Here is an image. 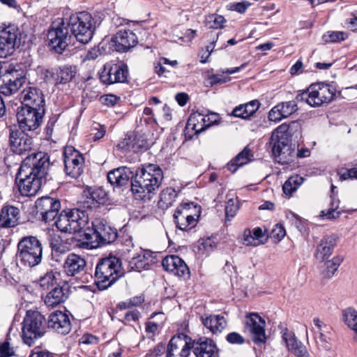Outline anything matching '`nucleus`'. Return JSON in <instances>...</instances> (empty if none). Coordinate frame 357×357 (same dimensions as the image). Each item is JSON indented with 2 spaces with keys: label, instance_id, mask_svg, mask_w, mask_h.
Segmentation results:
<instances>
[{
  "label": "nucleus",
  "instance_id": "obj_1",
  "mask_svg": "<svg viewBox=\"0 0 357 357\" xmlns=\"http://www.w3.org/2000/svg\"><path fill=\"white\" fill-rule=\"evenodd\" d=\"M300 128L297 121L282 123L275 128L271 135L270 144L275 161L281 165H288L294 162V158H303L310 156L307 148H301L295 153V146L291 144V137L294 130Z\"/></svg>",
  "mask_w": 357,
  "mask_h": 357
},
{
  "label": "nucleus",
  "instance_id": "obj_2",
  "mask_svg": "<svg viewBox=\"0 0 357 357\" xmlns=\"http://www.w3.org/2000/svg\"><path fill=\"white\" fill-rule=\"evenodd\" d=\"M163 172L156 164H144L131 177V190L137 199L150 200L163 180Z\"/></svg>",
  "mask_w": 357,
  "mask_h": 357
},
{
  "label": "nucleus",
  "instance_id": "obj_3",
  "mask_svg": "<svg viewBox=\"0 0 357 357\" xmlns=\"http://www.w3.org/2000/svg\"><path fill=\"white\" fill-rule=\"evenodd\" d=\"M124 275L121 261L114 256L99 259L93 275L94 283L100 290H106Z\"/></svg>",
  "mask_w": 357,
  "mask_h": 357
},
{
  "label": "nucleus",
  "instance_id": "obj_4",
  "mask_svg": "<svg viewBox=\"0 0 357 357\" xmlns=\"http://www.w3.org/2000/svg\"><path fill=\"white\" fill-rule=\"evenodd\" d=\"M99 25L98 19L86 11L71 15L67 24L71 36L82 44H86L91 41Z\"/></svg>",
  "mask_w": 357,
  "mask_h": 357
},
{
  "label": "nucleus",
  "instance_id": "obj_5",
  "mask_svg": "<svg viewBox=\"0 0 357 357\" xmlns=\"http://www.w3.org/2000/svg\"><path fill=\"white\" fill-rule=\"evenodd\" d=\"M117 236L118 232L115 228L103 220H96L92 223V228L88 229L84 233L86 241L82 245L86 249H94L113 243Z\"/></svg>",
  "mask_w": 357,
  "mask_h": 357
},
{
  "label": "nucleus",
  "instance_id": "obj_6",
  "mask_svg": "<svg viewBox=\"0 0 357 357\" xmlns=\"http://www.w3.org/2000/svg\"><path fill=\"white\" fill-rule=\"evenodd\" d=\"M336 94L335 86L324 82L311 84L306 91L298 93L296 99L311 107H318L333 100Z\"/></svg>",
  "mask_w": 357,
  "mask_h": 357
},
{
  "label": "nucleus",
  "instance_id": "obj_7",
  "mask_svg": "<svg viewBox=\"0 0 357 357\" xmlns=\"http://www.w3.org/2000/svg\"><path fill=\"white\" fill-rule=\"evenodd\" d=\"M47 320L38 311L28 310L24 318L22 327L23 342L32 346L36 340L42 337L46 333Z\"/></svg>",
  "mask_w": 357,
  "mask_h": 357
},
{
  "label": "nucleus",
  "instance_id": "obj_8",
  "mask_svg": "<svg viewBox=\"0 0 357 357\" xmlns=\"http://www.w3.org/2000/svg\"><path fill=\"white\" fill-rule=\"evenodd\" d=\"M43 248L40 241L35 236L23 237L17 244V260L26 267L38 265L42 260Z\"/></svg>",
  "mask_w": 357,
  "mask_h": 357
},
{
  "label": "nucleus",
  "instance_id": "obj_9",
  "mask_svg": "<svg viewBox=\"0 0 357 357\" xmlns=\"http://www.w3.org/2000/svg\"><path fill=\"white\" fill-rule=\"evenodd\" d=\"M53 163L50 155L45 151H37L27 155L20 167L45 181L51 179L50 172Z\"/></svg>",
  "mask_w": 357,
  "mask_h": 357
},
{
  "label": "nucleus",
  "instance_id": "obj_10",
  "mask_svg": "<svg viewBox=\"0 0 357 357\" xmlns=\"http://www.w3.org/2000/svg\"><path fill=\"white\" fill-rule=\"evenodd\" d=\"M26 79V72L20 65H9L2 70L0 93L5 96L12 95L25 83Z\"/></svg>",
  "mask_w": 357,
  "mask_h": 357
},
{
  "label": "nucleus",
  "instance_id": "obj_11",
  "mask_svg": "<svg viewBox=\"0 0 357 357\" xmlns=\"http://www.w3.org/2000/svg\"><path fill=\"white\" fill-rule=\"evenodd\" d=\"M200 213V206L192 202L181 204L174 213V221L176 227L181 231L194 228L197 225Z\"/></svg>",
  "mask_w": 357,
  "mask_h": 357
},
{
  "label": "nucleus",
  "instance_id": "obj_12",
  "mask_svg": "<svg viewBox=\"0 0 357 357\" xmlns=\"http://www.w3.org/2000/svg\"><path fill=\"white\" fill-rule=\"evenodd\" d=\"M84 211L78 208L63 211L57 218L55 225L58 229L63 233L79 231L86 223Z\"/></svg>",
  "mask_w": 357,
  "mask_h": 357
},
{
  "label": "nucleus",
  "instance_id": "obj_13",
  "mask_svg": "<svg viewBox=\"0 0 357 357\" xmlns=\"http://www.w3.org/2000/svg\"><path fill=\"white\" fill-rule=\"evenodd\" d=\"M45 108H33L21 107L18 108L16 116L20 130L36 131L37 130L45 114Z\"/></svg>",
  "mask_w": 357,
  "mask_h": 357
},
{
  "label": "nucleus",
  "instance_id": "obj_14",
  "mask_svg": "<svg viewBox=\"0 0 357 357\" xmlns=\"http://www.w3.org/2000/svg\"><path fill=\"white\" fill-rule=\"evenodd\" d=\"M22 33L15 24H9L0 31V57L12 54L21 45Z\"/></svg>",
  "mask_w": 357,
  "mask_h": 357
},
{
  "label": "nucleus",
  "instance_id": "obj_15",
  "mask_svg": "<svg viewBox=\"0 0 357 357\" xmlns=\"http://www.w3.org/2000/svg\"><path fill=\"white\" fill-rule=\"evenodd\" d=\"M46 181L20 167L16 175V183L22 196H35Z\"/></svg>",
  "mask_w": 357,
  "mask_h": 357
},
{
  "label": "nucleus",
  "instance_id": "obj_16",
  "mask_svg": "<svg viewBox=\"0 0 357 357\" xmlns=\"http://www.w3.org/2000/svg\"><path fill=\"white\" fill-rule=\"evenodd\" d=\"M128 68L123 63L109 62L99 72V79L105 84L125 83L128 81Z\"/></svg>",
  "mask_w": 357,
  "mask_h": 357
},
{
  "label": "nucleus",
  "instance_id": "obj_17",
  "mask_svg": "<svg viewBox=\"0 0 357 357\" xmlns=\"http://www.w3.org/2000/svg\"><path fill=\"white\" fill-rule=\"evenodd\" d=\"M66 174L73 178H78L84 170V158L72 146H66L63 151Z\"/></svg>",
  "mask_w": 357,
  "mask_h": 357
},
{
  "label": "nucleus",
  "instance_id": "obj_18",
  "mask_svg": "<svg viewBox=\"0 0 357 357\" xmlns=\"http://www.w3.org/2000/svg\"><path fill=\"white\" fill-rule=\"evenodd\" d=\"M68 26L61 22L49 29L47 38L49 46L58 54H62L70 43L72 36L69 34Z\"/></svg>",
  "mask_w": 357,
  "mask_h": 357
},
{
  "label": "nucleus",
  "instance_id": "obj_19",
  "mask_svg": "<svg viewBox=\"0 0 357 357\" xmlns=\"http://www.w3.org/2000/svg\"><path fill=\"white\" fill-rule=\"evenodd\" d=\"M217 114H212L211 118L199 112H193L190 114L187 121L185 135L186 137L192 139L194 135L204 131L207 128L217 121Z\"/></svg>",
  "mask_w": 357,
  "mask_h": 357
},
{
  "label": "nucleus",
  "instance_id": "obj_20",
  "mask_svg": "<svg viewBox=\"0 0 357 357\" xmlns=\"http://www.w3.org/2000/svg\"><path fill=\"white\" fill-rule=\"evenodd\" d=\"M193 345L190 336L183 333L174 335L167 344L166 357H188Z\"/></svg>",
  "mask_w": 357,
  "mask_h": 357
},
{
  "label": "nucleus",
  "instance_id": "obj_21",
  "mask_svg": "<svg viewBox=\"0 0 357 357\" xmlns=\"http://www.w3.org/2000/svg\"><path fill=\"white\" fill-rule=\"evenodd\" d=\"M9 143L10 150L20 155L31 151L33 144L31 136L15 128L10 129Z\"/></svg>",
  "mask_w": 357,
  "mask_h": 357
},
{
  "label": "nucleus",
  "instance_id": "obj_22",
  "mask_svg": "<svg viewBox=\"0 0 357 357\" xmlns=\"http://www.w3.org/2000/svg\"><path fill=\"white\" fill-rule=\"evenodd\" d=\"M36 213L45 222L53 220L61 208V202L57 199L43 197L36 202Z\"/></svg>",
  "mask_w": 357,
  "mask_h": 357
},
{
  "label": "nucleus",
  "instance_id": "obj_23",
  "mask_svg": "<svg viewBox=\"0 0 357 357\" xmlns=\"http://www.w3.org/2000/svg\"><path fill=\"white\" fill-rule=\"evenodd\" d=\"M245 324L248 328L255 344L261 345L265 343V321L257 314L250 313L245 317Z\"/></svg>",
  "mask_w": 357,
  "mask_h": 357
},
{
  "label": "nucleus",
  "instance_id": "obj_24",
  "mask_svg": "<svg viewBox=\"0 0 357 357\" xmlns=\"http://www.w3.org/2000/svg\"><path fill=\"white\" fill-rule=\"evenodd\" d=\"M113 47L119 52H126L138 43L136 34L129 30H119L112 38Z\"/></svg>",
  "mask_w": 357,
  "mask_h": 357
},
{
  "label": "nucleus",
  "instance_id": "obj_25",
  "mask_svg": "<svg viewBox=\"0 0 357 357\" xmlns=\"http://www.w3.org/2000/svg\"><path fill=\"white\" fill-rule=\"evenodd\" d=\"M47 327L59 334H68L71 330V323L68 314L60 310L52 312L47 321Z\"/></svg>",
  "mask_w": 357,
  "mask_h": 357
},
{
  "label": "nucleus",
  "instance_id": "obj_26",
  "mask_svg": "<svg viewBox=\"0 0 357 357\" xmlns=\"http://www.w3.org/2000/svg\"><path fill=\"white\" fill-rule=\"evenodd\" d=\"M192 341V350L196 357H219V349L211 339L202 337Z\"/></svg>",
  "mask_w": 357,
  "mask_h": 357
},
{
  "label": "nucleus",
  "instance_id": "obj_27",
  "mask_svg": "<svg viewBox=\"0 0 357 357\" xmlns=\"http://www.w3.org/2000/svg\"><path fill=\"white\" fill-rule=\"evenodd\" d=\"M296 98L294 100L282 102L274 106L268 112L269 121L279 122L284 119L290 116L298 110Z\"/></svg>",
  "mask_w": 357,
  "mask_h": 357
},
{
  "label": "nucleus",
  "instance_id": "obj_28",
  "mask_svg": "<svg viewBox=\"0 0 357 357\" xmlns=\"http://www.w3.org/2000/svg\"><path fill=\"white\" fill-rule=\"evenodd\" d=\"M156 261V255L154 252L151 250H141L129 261L128 268L130 271L140 272L144 269H147Z\"/></svg>",
  "mask_w": 357,
  "mask_h": 357
},
{
  "label": "nucleus",
  "instance_id": "obj_29",
  "mask_svg": "<svg viewBox=\"0 0 357 357\" xmlns=\"http://www.w3.org/2000/svg\"><path fill=\"white\" fill-rule=\"evenodd\" d=\"M22 107L45 108V98L40 89L35 86H28L21 93Z\"/></svg>",
  "mask_w": 357,
  "mask_h": 357
},
{
  "label": "nucleus",
  "instance_id": "obj_30",
  "mask_svg": "<svg viewBox=\"0 0 357 357\" xmlns=\"http://www.w3.org/2000/svg\"><path fill=\"white\" fill-rule=\"evenodd\" d=\"M164 269L173 275L183 277L189 273V269L185 261L177 255H170L162 261Z\"/></svg>",
  "mask_w": 357,
  "mask_h": 357
},
{
  "label": "nucleus",
  "instance_id": "obj_31",
  "mask_svg": "<svg viewBox=\"0 0 357 357\" xmlns=\"http://www.w3.org/2000/svg\"><path fill=\"white\" fill-rule=\"evenodd\" d=\"M70 293V287L68 284L56 287L47 293L44 302L47 307H54L63 303L68 298Z\"/></svg>",
  "mask_w": 357,
  "mask_h": 357
},
{
  "label": "nucleus",
  "instance_id": "obj_32",
  "mask_svg": "<svg viewBox=\"0 0 357 357\" xmlns=\"http://www.w3.org/2000/svg\"><path fill=\"white\" fill-rule=\"evenodd\" d=\"M86 266V262L84 258L75 253H71L65 259L63 268L68 276H75L84 271Z\"/></svg>",
  "mask_w": 357,
  "mask_h": 357
},
{
  "label": "nucleus",
  "instance_id": "obj_33",
  "mask_svg": "<svg viewBox=\"0 0 357 357\" xmlns=\"http://www.w3.org/2000/svg\"><path fill=\"white\" fill-rule=\"evenodd\" d=\"M20 211L17 207L6 205L0 211V227L2 228L14 227L18 225Z\"/></svg>",
  "mask_w": 357,
  "mask_h": 357
},
{
  "label": "nucleus",
  "instance_id": "obj_34",
  "mask_svg": "<svg viewBox=\"0 0 357 357\" xmlns=\"http://www.w3.org/2000/svg\"><path fill=\"white\" fill-rule=\"evenodd\" d=\"M282 339L285 342L288 349L297 357H310V354L305 346L299 341L295 335L286 330L282 335Z\"/></svg>",
  "mask_w": 357,
  "mask_h": 357
},
{
  "label": "nucleus",
  "instance_id": "obj_35",
  "mask_svg": "<svg viewBox=\"0 0 357 357\" xmlns=\"http://www.w3.org/2000/svg\"><path fill=\"white\" fill-rule=\"evenodd\" d=\"M337 237L335 235H330L324 237L317 245L315 257L317 260L324 261L328 258L333 253L337 245Z\"/></svg>",
  "mask_w": 357,
  "mask_h": 357
},
{
  "label": "nucleus",
  "instance_id": "obj_36",
  "mask_svg": "<svg viewBox=\"0 0 357 357\" xmlns=\"http://www.w3.org/2000/svg\"><path fill=\"white\" fill-rule=\"evenodd\" d=\"M202 323L213 334H220L227 326V321L223 316L210 314L201 317Z\"/></svg>",
  "mask_w": 357,
  "mask_h": 357
},
{
  "label": "nucleus",
  "instance_id": "obj_37",
  "mask_svg": "<svg viewBox=\"0 0 357 357\" xmlns=\"http://www.w3.org/2000/svg\"><path fill=\"white\" fill-rule=\"evenodd\" d=\"M132 172L127 167H121L110 171L107 174V180L112 185L123 186L126 185L132 177Z\"/></svg>",
  "mask_w": 357,
  "mask_h": 357
},
{
  "label": "nucleus",
  "instance_id": "obj_38",
  "mask_svg": "<svg viewBox=\"0 0 357 357\" xmlns=\"http://www.w3.org/2000/svg\"><path fill=\"white\" fill-rule=\"evenodd\" d=\"M86 197L87 202L91 204L103 205L108 201V195L104 188H89L84 191Z\"/></svg>",
  "mask_w": 357,
  "mask_h": 357
},
{
  "label": "nucleus",
  "instance_id": "obj_39",
  "mask_svg": "<svg viewBox=\"0 0 357 357\" xmlns=\"http://www.w3.org/2000/svg\"><path fill=\"white\" fill-rule=\"evenodd\" d=\"M252 157L250 150L245 148L227 165V168L231 173H234L240 167L250 162Z\"/></svg>",
  "mask_w": 357,
  "mask_h": 357
},
{
  "label": "nucleus",
  "instance_id": "obj_40",
  "mask_svg": "<svg viewBox=\"0 0 357 357\" xmlns=\"http://www.w3.org/2000/svg\"><path fill=\"white\" fill-rule=\"evenodd\" d=\"M55 79L57 83L66 84L75 77L77 73L75 66L65 65L55 69Z\"/></svg>",
  "mask_w": 357,
  "mask_h": 357
},
{
  "label": "nucleus",
  "instance_id": "obj_41",
  "mask_svg": "<svg viewBox=\"0 0 357 357\" xmlns=\"http://www.w3.org/2000/svg\"><path fill=\"white\" fill-rule=\"evenodd\" d=\"M178 192L171 187L163 189L160 195L158 206L162 209H167L175 202Z\"/></svg>",
  "mask_w": 357,
  "mask_h": 357
},
{
  "label": "nucleus",
  "instance_id": "obj_42",
  "mask_svg": "<svg viewBox=\"0 0 357 357\" xmlns=\"http://www.w3.org/2000/svg\"><path fill=\"white\" fill-rule=\"evenodd\" d=\"M342 261L343 257L341 256H336L331 260L326 261L321 271L323 277L327 279L332 278Z\"/></svg>",
  "mask_w": 357,
  "mask_h": 357
},
{
  "label": "nucleus",
  "instance_id": "obj_43",
  "mask_svg": "<svg viewBox=\"0 0 357 357\" xmlns=\"http://www.w3.org/2000/svg\"><path fill=\"white\" fill-rule=\"evenodd\" d=\"M342 316L344 323L354 331V340L357 341V311L349 307L343 310Z\"/></svg>",
  "mask_w": 357,
  "mask_h": 357
},
{
  "label": "nucleus",
  "instance_id": "obj_44",
  "mask_svg": "<svg viewBox=\"0 0 357 357\" xmlns=\"http://www.w3.org/2000/svg\"><path fill=\"white\" fill-rule=\"evenodd\" d=\"M158 317L156 321H149L146 323V332L148 333L155 334L159 328L163 326L165 319V314L162 312H155L151 314L150 319Z\"/></svg>",
  "mask_w": 357,
  "mask_h": 357
},
{
  "label": "nucleus",
  "instance_id": "obj_45",
  "mask_svg": "<svg viewBox=\"0 0 357 357\" xmlns=\"http://www.w3.org/2000/svg\"><path fill=\"white\" fill-rule=\"evenodd\" d=\"M303 177L297 174L290 176L282 186L284 193L287 195H291L303 183Z\"/></svg>",
  "mask_w": 357,
  "mask_h": 357
},
{
  "label": "nucleus",
  "instance_id": "obj_46",
  "mask_svg": "<svg viewBox=\"0 0 357 357\" xmlns=\"http://www.w3.org/2000/svg\"><path fill=\"white\" fill-rule=\"evenodd\" d=\"M48 242L52 252H59L60 253H66L68 250L67 246L63 243L61 236L56 234H50L48 236Z\"/></svg>",
  "mask_w": 357,
  "mask_h": 357
},
{
  "label": "nucleus",
  "instance_id": "obj_47",
  "mask_svg": "<svg viewBox=\"0 0 357 357\" xmlns=\"http://www.w3.org/2000/svg\"><path fill=\"white\" fill-rule=\"evenodd\" d=\"M347 38V34L343 31H328L322 36L324 43H338Z\"/></svg>",
  "mask_w": 357,
  "mask_h": 357
},
{
  "label": "nucleus",
  "instance_id": "obj_48",
  "mask_svg": "<svg viewBox=\"0 0 357 357\" xmlns=\"http://www.w3.org/2000/svg\"><path fill=\"white\" fill-rule=\"evenodd\" d=\"M144 302V297L142 295L136 296L130 298V299L121 302L118 304L120 310H126L132 307L139 306Z\"/></svg>",
  "mask_w": 357,
  "mask_h": 357
},
{
  "label": "nucleus",
  "instance_id": "obj_49",
  "mask_svg": "<svg viewBox=\"0 0 357 357\" xmlns=\"http://www.w3.org/2000/svg\"><path fill=\"white\" fill-rule=\"evenodd\" d=\"M225 19L223 16L219 15H209L206 19V24L210 29H222Z\"/></svg>",
  "mask_w": 357,
  "mask_h": 357
},
{
  "label": "nucleus",
  "instance_id": "obj_50",
  "mask_svg": "<svg viewBox=\"0 0 357 357\" xmlns=\"http://www.w3.org/2000/svg\"><path fill=\"white\" fill-rule=\"evenodd\" d=\"M238 210V205L237 201L229 199L226 202L225 206V216L227 220H230L231 218H234L236 212Z\"/></svg>",
  "mask_w": 357,
  "mask_h": 357
},
{
  "label": "nucleus",
  "instance_id": "obj_51",
  "mask_svg": "<svg viewBox=\"0 0 357 357\" xmlns=\"http://www.w3.org/2000/svg\"><path fill=\"white\" fill-rule=\"evenodd\" d=\"M106 133V129L104 126L96 123L91 128V132L89 135V139L93 142H96L102 138Z\"/></svg>",
  "mask_w": 357,
  "mask_h": 357
},
{
  "label": "nucleus",
  "instance_id": "obj_52",
  "mask_svg": "<svg viewBox=\"0 0 357 357\" xmlns=\"http://www.w3.org/2000/svg\"><path fill=\"white\" fill-rule=\"evenodd\" d=\"M140 147V145L136 146V144L133 143V142L131 141L130 139H124L123 141L120 142L117 145V148L119 149L122 150L125 153L131 151L137 152Z\"/></svg>",
  "mask_w": 357,
  "mask_h": 357
},
{
  "label": "nucleus",
  "instance_id": "obj_53",
  "mask_svg": "<svg viewBox=\"0 0 357 357\" xmlns=\"http://www.w3.org/2000/svg\"><path fill=\"white\" fill-rule=\"evenodd\" d=\"M231 80V78L227 75H212L208 77L206 79L207 86H213L216 84H221L226 83Z\"/></svg>",
  "mask_w": 357,
  "mask_h": 357
},
{
  "label": "nucleus",
  "instance_id": "obj_54",
  "mask_svg": "<svg viewBox=\"0 0 357 357\" xmlns=\"http://www.w3.org/2000/svg\"><path fill=\"white\" fill-rule=\"evenodd\" d=\"M55 281V275L52 271L46 273L40 279V285L43 289H48L50 286L54 284Z\"/></svg>",
  "mask_w": 357,
  "mask_h": 357
},
{
  "label": "nucleus",
  "instance_id": "obj_55",
  "mask_svg": "<svg viewBox=\"0 0 357 357\" xmlns=\"http://www.w3.org/2000/svg\"><path fill=\"white\" fill-rule=\"evenodd\" d=\"M242 105L246 116L250 117L258 110L260 107V102L257 100H254Z\"/></svg>",
  "mask_w": 357,
  "mask_h": 357
},
{
  "label": "nucleus",
  "instance_id": "obj_56",
  "mask_svg": "<svg viewBox=\"0 0 357 357\" xmlns=\"http://www.w3.org/2000/svg\"><path fill=\"white\" fill-rule=\"evenodd\" d=\"M226 340L231 344H243L245 342V338L238 333L231 332L225 337Z\"/></svg>",
  "mask_w": 357,
  "mask_h": 357
},
{
  "label": "nucleus",
  "instance_id": "obj_57",
  "mask_svg": "<svg viewBox=\"0 0 357 357\" xmlns=\"http://www.w3.org/2000/svg\"><path fill=\"white\" fill-rule=\"evenodd\" d=\"M338 174L341 180H347L348 178L357 179V164L351 169L340 170L338 172Z\"/></svg>",
  "mask_w": 357,
  "mask_h": 357
},
{
  "label": "nucleus",
  "instance_id": "obj_58",
  "mask_svg": "<svg viewBox=\"0 0 357 357\" xmlns=\"http://www.w3.org/2000/svg\"><path fill=\"white\" fill-rule=\"evenodd\" d=\"M342 213V211H336L329 208L327 211L322 210L320 213V217L325 220H335L338 218Z\"/></svg>",
  "mask_w": 357,
  "mask_h": 357
},
{
  "label": "nucleus",
  "instance_id": "obj_59",
  "mask_svg": "<svg viewBox=\"0 0 357 357\" xmlns=\"http://www.w3.org/2000/svg\"><path fill=\"white\" fill-rule=\"evenodd\" d=\"M250 6V3L248 1H243L241 2L230 3L229 8L231 10H234L242 14L246 11Z\"/></svg>",
  "mask_w": 357,
  "mask_h": 357
},
{
  "label": "nucleus",
  "instance_id": "obj_60",
  "mask_svg": "<svg viewBox=\"0 0 357 357\" xmlns=\"http://www.w3.org/2000/svg\"><path fill=\"white\" fill-rule=\"evenodd\" d=\"M243 243L247 246H256L259 244L254 238L253 234L250 229H245L243 235Z\"/></svg>",
  "mask_w": 357,
  "mask_h": 357
},
{
  "label": "nucleus",
  "instance_id": "obj_61",
  "mask_svg": "<svg viewBox=\"0 0 357 357\" xmlns=\"http://www.w3.org/2000/svg\"><path fill=\"white\" fill-rule=\"evenodd\" d=\"M272 237L280 241L286 235V231L282 225L277 224L271 231Z\"/></svg>",
  "mask_w": 357,
  "mask_h": 357
},
{
  "label": "nucleus",
  "instance_id": "obj_62",
  "mask_svg": "<svg viewBox=\"0 0 357 357\" xmlns=\"http://www.w3.org/2000/svg\"><path fill=\"white\" fill-rule=\"evenodd\" d=\"M98 337L89 333L83 335L82 337L79 340V343L84 344H98Z\"/></svg>",
  "mask_w": 357,
  "mask_h": 357
},
{
  "label": "nucleus",
  "instance_id": "obj_63",
  "mask_svg": "<svg viewBox=\"0 0 357 357\" xmlns=\"http://www.w3.org/2000/svg\"><path fill=\"white\" fill-rule=\"evenodd\" d=\"M335 187L333 185H331L332 195H331V204H330V208H333L336 211H340L339 210L340 200H339L337 195H335Z\"/></svg>",
  "mask_w": 357,
  "mask_h": 357
},
{
  "label": "nucleus",
  "instance_id": "obj_64",
  "mask_svg": "<svg viewBox=\"0 0 357 357\" xmlns=\"http://www.w3.org/2000/svg\"><path fill=\"white\" fill-rule=\"evenodd\" d=\"M12 356L10 348L8 342H4L0 345V357H10Z\"/></svg>",
  "mask_w": 357,
  "mask_h": 357
}]
</instances>
